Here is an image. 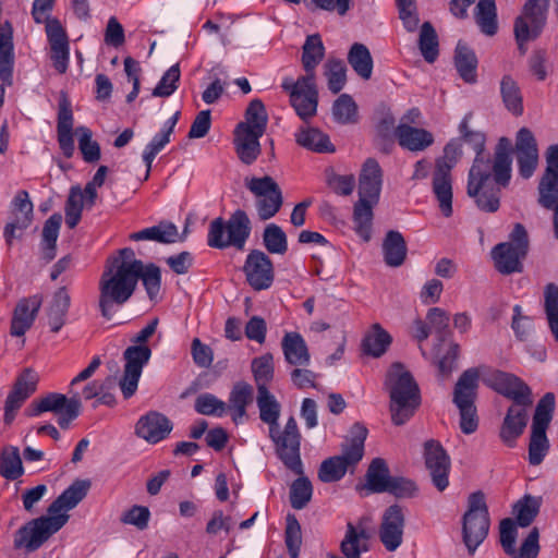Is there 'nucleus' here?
I'll return each instance as SVG.
<instances>
[{
  "instance_id": "nucleus-2",
  "label": "nucleus",
  "mask_w": 558,
  "mask_h": 558,
  "mask_svg": "<svg viewBox=\"0 0 558 558\" xmlns=\"http://www.w3.org/2000/svg\"><path fill=\"white\" fill-rule=\"evenodd\" d=\"M89 488L88 480H75L50 504L47 515L32 519L16 531L14 547L24 548L28 553L40 548L66 524L70 519L66 511L75 508L86 497Z\"/></svg>"
},
{
  "instance_id": "nucleus-56",
  "label": "nucleus",
  "mask_w": 558,
  "mask_h": 558,
  "mask_svg": "<svg viewBox=\"0 0 558 558\" xmlns=\"http://www.w3.org/2000/svg\"><path fill=\"white\" fill-rule=\"evenodd\" d=\"M84 204L82 189L78 185L72 186L65 203V223L70 229L78 225Z\"/></svg>"
},
{
  "instance_id": "nucleus-62",
  "label": "nucleus",
  "mask_w": 558,
  "mask_h": 558,
  "mask_svg": "<svg viewBox=\"0 0 558 558\" xmlns=\"http://www.w3.org/2000/svg\"><path fill=\"white\" fill-rule=\"evenodd\" d=\"M246 122H243L251 130L265 133L267 126V112L260 99H253L245 111Z\"/></svg>"
},
{
  "instance_id": "nucleus-36",
  "label": "nucleus",
  "mask_w": 558,
  "mask_h": 558,
  "mask_svg": "<svg viewBox=\"0 0 558 558\" xmlns=\"http://www.w3.org/2000/svg\"><path fill=\"white\" fill-rule=\"evenodd\" d=\"M545 157L546 169L537 186L538 195L558 194V144L550 145Z\"/></svg>"
},
{
  "instance_id": "nucleus-23",
  "label": "nucleus",
  "mask_w": 558,
  "mask_h": 558,
  "mask_svg": "<svg viewBox=\"0 0 558 558\" xmlns=\"http://www.w3.org/2000/svg\"><path fill=\"white\" fill-rule=\"evenodd\" d=\"M43 298L39 294L21 299L12 314L10 335L22 337L33 326L41 307Z\"/></svg>"
},
{
  "instance_id": "nucleus-33",
  "label": "nucleus",
  "mask_w": 558,
  "mask_h": 558,
  "mask_svg": "<svg viewBox=\"0 0 558 558\" xmlns=\"http://www.w3.org/2000/svg\"><path fill=\"white\" fill-rule=\"evenodd\" d=\"M282 351L286 361L295 366H306L310 363V352L303 337L298 332H287L282 338Z\"/></svg>"
},
{
  "instance_id": "nucleus-30",
  "label": "nucleus",
  "mask_w": 558,
  "mask_h": 558,
  "mask_svg": "<svg viewBox=\"0 0 558 558\" xmlns=\"http://www.w3.org/2000/svg\"><path fill=\"white\" fill-rule=\"evenodd\" d=\"M71 305V296L65 287H60L46 308L47 323L51 332H59L66 323V316Z\"/></svg>"
},
{
  "instance_id": "nucleus-39",
  "label": "nucleus",
  "mask_w": 558,
  "mask_h": 558,
  "mask_svg": "<svg viewBox=\"0 0 558 558\" xmlns=\"http://www.w3.org/2000/svg\"><path fill=\"white\" fill-rule=\"evenodd\" d=\"M296 143L316 153H333L335 146L327 134L316 128H302L295 133Z\"/></svg>"
},
{
  "instance_id": "nucleus-57",
  "label": "nucleus",
  "mask_w": 558,
  "mask_h": 558,
  "mask_svg": "<svg viewBox=\"0 0 558 558\" xmlns=\"http://www.w3.org/2000/svg\"><path fill=\"white\" fill-rule=\"evenodd\" d=\"M555 411V395L553 392L545 393L537 402L533 416L532 428H548Z\"/></svg>"
},
{
  "instance_id": "nucleus-31",
  "label": "nucleus",
  "mask_w": 558,
  "mask_h": 558,
  "mask_svg": "<svg viewBox=\"0 0 558 558\" xmlns=\"http://www.w3.org/2000/svg\"><path fill=\"white\" fill-rule=\"evenodd\" d=\"M13 31L10 23L0 24V80L11 86L13 83Z\"/></svg>"
},
{
  "instance_id": "nucleus-50",
  "label": "nucleus",
  "mask_w": 558,
  "mask_h": 558,
  "mask_svg": "<svg viewBox=\"0 0 558 558\" xmlns=\"http://www.w3.org/2000/svg\"><path fill=\"white\" fill-rule=\"evenodd\" d=\"M23 472L19 449L16 447L5 448L0 454V475L14 481L22 476Z\"/></svg>"
},
{
  "instance_id": "nucleus-60",
  "label": "nucleus",
  "mask_w": 558,
  "mask_h": 558,
  "mask_svg": "<svg viewBox=\"0 0 558 558\" xmlns=\"http://www.w3.org/2000/svg\"><path fill=\"white\" fill-rule=\"evenodd\" d=\"M541 502L537 498L525 495L514 505L517 523L521 527L529 526L538 514Z\"/></svg>"
},
{
  "instance_id": "nucleus-38",
  "label": "nucleus",
  "mask_w": 558,
  "mask_h": 558,
  "mask_svg": "<svg viewBox=\"0 0 558 558\" xmlns=\"http://www.w3.org/2000/svg\"><path fill=\"white\" fill-rule=\"evenodd\" d=\"M178 239V228L174 223L168 221H161L157 226L130 234L132 241L151 240L163 244L174 243Z\"/></svg>"
},
{
  "instance_id": "nucleus-26",
  "label": "nucleus",
  "mask_w": 558,
  "mask_h": 558,
  "mask_svg": "<svg viewBox=\"0 0 558 558\" xmlns=\"http://www.w3.org/2000/svg\"><path fill=\"white\" fill-rule=\"evenodd\" d=\"M513 403L507 411L499 430L501 441L508 447H514L517 439L523 434L527 421V408Z\"/></svg>"
},
{
  "instance_id": "nucleus-63",
  "label": "nucleus",
  "mask_w": 558,
  "mask_h": 558,
  "mask_svg": "<svg viewBox=\"0 0 558 558\" xmlns=\"http://www.w3.org/2000/svg\"><path fill=\"white\" fill-rule=\"evenodd\" d=\"M181 72L179 63L170 66L165 74L161 76L159 83L153 89L151 95L154 97H169L171 96L178 88V83L180 81Z\"/></svg>"
},
{
  "instance_id": "nucleus-58",
  "label": "nucleus",
  "mask_w": 558,
  "mask_h": 558,
  "mask_svg": "<svg viewBox=\"0 0 558 558\" xmlns=\"http://www.w3.org/2000/svg\"><path fill=\"white\" fill-rule=\"evenodd\" d=\"M549 450V440L546 429L532 428L529 444V462L532 465H538L543 462Z\"/></svg>"
},
{
  "instance_id": "nucleus-11",
  "label": "nucleus",
  "mask_w": 558,
  "mask_h": 558,
  "mask_svg": "<svg viewBox=\"0 0 558 558\" xmlns=\"http://www.w3.org/2000/svg\"><path fill=\"white\" fill-rule=\"evenodd\" d=\"M461 154V144L458 141H450L444 148V156L436 161L433 192L445 217H450L452 214L451 170Z\"/></svg>"
},
{
  "instance_id": "nucleus-61",
  "label": "nucleus",
  "mask_w": 558,
  "mask_h": 558,
  "mask_svg": "<svg viewBox=\"0 0 558 558\" xmlns=\"http://www.w3.org/2000/svg\"><path fill=\"white\" fill-rule=\"evenodd\" d=\"M13 220H15L22 228H27L33 220V203L26 191L16 193L13 199L12 209Z\"/></svg>"
},
{
  "instance_id": "nucleus-59",
  "label": "nucleus",
  "mask_w": 558,
  "mask_h": 558,
  "mask_svg": "<svg viewBox=\"0 0 558 558\" xmlns=\"http://www.w3.org/2000/svg\"><path fill=\"white\" fill-rule=\"evenodd\" d=\"M78 148L86 162H96L100 159V146L93 140V133L87 126H77Z\"/></svg>"
},
{
  "instance_id": "nucleus-45",
  "label": "nucleus",
  "mask_w": 558,
  "mask_h": 558,
  "mask_svg": "<svg viewBox=\"0 0 558 558\" xmlns=\"http://www.w3.org/2000/svg\"><path fill=\"white\" fill-rule=\"evenodd\" d=\"M348 62L363 80H369L373 73V58L368 48L361 43H354L348 52Z\"/></svg>"
},
{
  "instance_id": "nucleus-64",
  "label": "nucleus",
  "mask_w": 558,
  "mask_h": 558,
  "mask_svg": "<svg viewBox=\"0 0 558 558\" xmlns=\"http://www.w3.org/2000/svg\"><path fill=\"white\" fill-rule=\"evenodd\" d=\"M286 545L291 558H299L302 545L301 525L294 514L287 515Z\"/></svg>"
},
{
  "instance_id": "nucleus-16",
  "label": "nucleus",
  "mask_w": 558,
  "mask_h": 558,
  "mask_svg": "<svg viewBox=\"0 0 558 558\" xmlns=\"http://www.w3.org/2000/svg\"><path fill=\"white\" fill-rule=\"evenodd\" d=\"M499 534L500 545L507 555L513 556V558H537L541 547L538 544L539 531L536 526L530 531L526 538L522 542L518 554H515L514 548L518 530L511 518L500 521Z\"/></svg>"
},
{
  "instance_id": "nucleus-34",
  "label": "nucleus",
  "mask_w": 558,
  "mask_h": 558,
  "mask_svg": "<svg viewBox=\"0 0 558 558\" xmlns=\"http://www.w3.org/2000/svg\"><path fill=\"white\" fill-rule=\"evenodd\" d=\"M383 255L385 263L390 267L401 266L408 253L403 235L396 230H389L383 241Z\"/></svg>"
},
{
  "instance_id": "nucleus-46",
  "label": "nucleus",
  "mask_w": 558,
  "mask_h": 558,
  "mask_svg": "<svg viewBox=\"0 0 558 558\" xmlns=\"http://www.w3.org/2000/svg\"><path fill=\"white\" fill-rule=\"evenodd\" d=\"M389 469L381 458H375L366 472V484L363 488L371 493H385L390 481Z\"/></svg>"
},
{
  "instance_id": "nucleus-41",
  "label": "nucleus",
  "mask_w": 558,
  "mask_h": 558,
  "mask_svg": "<svg viewBox=\"0 0 558 558\" xmlns=\"http://www.w3.org/2000/svg\"><path fill=\"white\" fill-rule=\"evenodd\" d=\"M325 57V47L319 34H313L306 37L302 47V64L306 72L315 78V69Z\"/></svg>"
},
{
  "instance_id": "nucleus-44",
  "label": "nucleus",
  "mask_w": 558,
  "mask_h": 558,
  "mask_svg": "<svg viewBox=\"0 0 558 558\" xmlns=\"http://www.w3.org/2000/svg\"><path fill=\"white\" fill-rule=\"evenodd\" d=\"M500 95L509 112L514 117L523 114V96L518 83L510 75L502 76L500 81Z\"/></svg>"
},
{
  "instance_id": "nucleus-53",
  "label": "nucleus",
  "mask_w": 558,
  "mask_h": 558,
  "mask_svg": "<svg viewBox=\"0 0 558 558\" xmlns=\"http://www.w3.org/2000/svg\"><path fill=\"white\" fill-rule=\"evenodd\" d=\"M313 496V485L311 481L303 474L290 485V504L295 510L304 509L311 501Z\"/></svg>"
},
{
  "instance_id": "nucleus-20",
  "label": "nucleus",
  "mask_w": 558,
  "mask_h": 558,
  "mask_svg": "<svg viewBox=\"0 0 558 558\" xmlns=\"http://www.w3.org/2000/svg\"><path fill=\"white\" fill-rule=\"evenodd\" d=\"M37 383L38 375L31 368H25L16 378L4 404L5 424L13 422L16 411L22 407L24 401L35 392Z\"/></svg>"
},
{
  "instance_id": "nucleus-22",
  "label": "nucleus",
  "mask_w": 558,
  "mask_h": 558,
  "mask_svg": "<svg viewBox=\"0 0 558 558\" xmlns=\"http://www.w3.org/2000/svg\"><path fill=\"white\" fill-rule=\"evenodd\" d=\"M46 33L50 45V58L53 62V66L60 74H63L69 66L70 48L68 35L57 19L47 21Z\"/></svg>"
},
{
  "instance_id": "nucleus-35",
  "label": "nucleus",
  "mask_w": 558,
  "mask_h": 558,
  "mask_svg": "<svg viewBox=\"0 0 558 558\" xmlns=\"http://www.w3.org/2000/svg\"><path fill=\"white\" fill-rule=\"evenodd\" d=\"M377 203L373 202V199L359 197L353 207L354 230L365 242H368L372 238L373 207Z\"/></svg>"
},
{
  "instance_id": "nucleus-29",
  "label": "nucleus",
  "mask_w": 558,
  "mask_h": 558,
  "mask_svg": "<svg viewBox=\"0 0 558 558\" xmlns=\"http://www.w3.org/2000/svg\"><path fill=\"white\" fill-rule=\"evenodd\" d=\"M369 539L371 535L362 524L349 522L340 550L345 558H361L362 553L369 550Z\"/></svg>"
},
{
  "instance_id": "nucleus-43",
  "label": "nucleus",
  "mask_w": 558,
  "mask_h": 558,
  "mask_svg": "<svg viewBox=\"0 0 558 558\" xmlns=\"http://www.w3.org/2000/svg\"><path fill=\"white\" fill-rule=\"evenodd\" d=\"M391 336L379 325L374 324L362 340V350L373 357L381 356L391 344Z\"/></svg>"
},
{
  "instance_id": "nucleus-18",
  "label": "nucleus",
  "mask_w": 558,
  "mask_h": 558,
  "mask_svg": "<svg viewBox=\"0 0 558 558\" xmlns=\"http://www.w3.org/2000/svg\"><path fill=\"white\" fill-rule=\"evenodd\" d=\"M425 465L429 471L434 486L445 490L449 485L450 458L438 440L429 439L424 444Z\"/></svg>"
},
{
  "instance_id": "nucleus-48",
  "label": "nucleus",
  "mask_w": 558,
  "mask_h": 558,
  "mask_svg": "<svg viewBox=\"0 0 558 558\" xmlns=\"http://www.w3.org/2000/svg\"><path fill=\"white\" fill-rule=\"evenodd\" d=\"M62 222V216L60 214L51 215L44 225L43 228V256L47 262L52 260L56 257L57 239Z\"/></svg>"
},
{
  "instance_id": "nucleus-37",
  "label": "nucleus",
  "mask_w": 558,
  "mask_h": 558,
  "mask_svg": "<svg viewBox=\"0 0 558 558\" xmlns=\"http://www.w3.org/2000/svg\"><path fill=\"white\" fill-rule=\"evenodd\" d=\"M256 404L260 421L267 424L269 428L278 426L281 404L267 387H259V390H257Z\"/></svg>"
},
{
  "instance_id": "nucleus-25",
  "label": "nucleus",
  "mask_w": 558,
  "mask_h": 558,
  "mask_svg": "<svg viewBox=\"0 0 558 558\" xmlns=\"http://www.w3.org/2000/svg\"><path fill=\"white\" fill-rule=\"evenodd\" d=\"M264 133L251 130L243 122L234 130L233 144L239 159L245 165H252L260 155L259 137Z\"/></svg>"
},
{
  "instance_id": "nucleus-12",
  "label": "nucleus",
  "mask_w": 558,
  "mask_h": 558,
  "mask_svg": "<svg viewBox=\"0 0 558 558\" xmlns=\"http://www.w3.org/2000/svg\"><path fill=\"white\" fill-rule=\"evenodd\" d=\"M269 438L272 440L276 453L284 466L296 475L304 473L301 460V433L296 420L290 416L282 430L278 426L269 428Z\"/></svg>"
},
{
  "instance_id": "nucleus-6",
  "label": "nucleus",
  "mask_w": 558,
  "mask_h": 558,
  "mask_svg": "<svg viewBox=\"0 0 558 558\" xmlns=\"http://www.w3.org/2000/svg\"><path fill=\"white\" fill-rule=\"evenodd\" d=\"M158 324L159 319L157 317L153 318L132 339V342H134L135 345L126 348L123 353L125 365L119 386L125 399L131 398L137 389L143 367L148 363L151 356V350L145 345V343L156 332Z\"/></svg>"
},
{
  "instance_id": "nucleus-14",
  "label": "nucleus",
  "mask_w": 558,
  "mask_h": 558,
  "mask_svg": "<svg viewBox=\"0 0 558 558\" xmlns=\"http://www.w3.org/2000/svg\"><path fill=\"white\" fill-rule=\"evenodd\" d=\"M245 186L257 198L256 210L260 220H268L277 215L283 204V196L278 183L269 175L246 178Z\"/></svg>"
},
{
  "instance_id": "nucleus-21",
  "label": "nucleus",
  "mask_w": 558,
  "mask_h": 558,
  "mask_svg": "<svg viewBox=\"0 0 558 558\" xmlns=\"http://www.w3.org/2000/svg\"><path fill=\"white\" fill-rule=\"evenodd\" d=\"M404 522V513L400 506L392 505L385 510L379 527V539L388 551H395L401 545Z\"/></svg>"
},
{
  "instance_id": "nucleus-5",
  "label": "nucleus",
  "mask_w": 558,
  "mask_h": 558,
  "mask_svg": "<svg viewBox=\"0 0 558 558\" xmlns=\"http://www.w3.org/2000/svg\"><path fill=\"white\" fill-rule=\"evenodd\" d=\"M367 428L361 423H354L349 436L341 445V454L324 460L318 470V478L323 483L340 481L347 471L354 468L364 456V442Z\"/></svg>"
},
{
  "instance_id": "nucleus-51",
  "label": "nucleus",
  "mask_w": 558,
  "mask_h": 558,
  "mask_svg": "<svg viewBox=\"0 0 558 558\" xmlns=\"http://www.w3.org/2000/svg\"><path fill=\"white\" fill-rule=\"evenodd\" d=\"M263 244L270 254L284 255L288 251L287 234L276 223H269L263 232Z\"/></svg>"
},
{
  "instance_id": "nucleus-27",
  "label": "nucleus",
  "mask_w": 558,
  "mask_h": 558,
  "mask_svg": "<svg viewBox=\"0 0 558 558\" xmlns=\"http://www.w3.org/2000/svg\"><path fill=\"white\" fill-rule=\"evenodd\" d=\"M383 184V171L378 161L368 158L364 162L359 178V197L378 202Z\"/></svg>"
},
{
  "instance_id": "nucleus-10",
  "label": "nucleus",
  "mask_w": 558,
  "mask_h": 558,
  "mask_svg": "<svg viewBox=\"0 0 558 558\" xmlns=\"http://www.w3.org/2000/svg\"><path fill=\"white\" fill-rule=\"evenodd\" d=\"M529 248V233L525 227L518 222L509 234V241L499 243L492 250L496 269L502 275L522 272V259L526 257Z\"/></svg>"
},
{
  "instance_id": "nucleus-49",
  "label": "nucleus",
  "mask_w": 558,
  "mask_h": 558,
  "mask_svg": "<svg viewBox=\"0 0 558 558\" xmlns=\"http://www.w3.org/2000/svg\"><path fill=\"white\" fill-rule=\"evenodd\" d=\"M544 312L548 328L558 343V287L555 283H548L545 287Z\"/></svg>"
},
{
  "instance_id": "nucleus-55",
  "label": "nucleus",
  "mask_w": 558,
  "mask_h": 558,
  "mask_svg": "<svg viewBox=\"0 0 558 558\" xmlns=\"http://www.w3.org/2000/svg\"><path fill=\"white\" fill-rule=\"evenodd\" d=\"M418 46L425 61L433 63L438 57V37L435 28L429 22L421 26Z\"/></svg>"
},
{
  "instance_id": "nucleus-32",
  "label": "nucleus",
  "mask_w": 558,
  "mask_h": 558,
  "mask_svg": "<svg viewBox=\"0 0 558 558\" xmlns=\"http://www.w3.org/2000/svg\"><path fill=\"white\" fill-rule=\"evenodd\" d=\"M180 118V111H177L171 118H169L161 132L153 137V140L145 147L143 153V160L147 167L145 179L148 178L151 163L159 151L170 142V136L173 133L174 126Z\"/></svg>"
},
{
  "instance_id": "nucleus-47",
  "label": "nucleus",
  "mask_w": 558,
  "mask_h": 558,
  "mask_svg": "<svg viewBox=\"0 0 558 558\" xmlns=\"http://www.w3.org/2000/svg\"><path fill=\"white\" fill-rule=\"evenodd\" d=\"M475 21L481 32L494 36L498 31L495 0H480L475 7Z\"/></svg>"
},
{
  "instance_id": "nucleus-42",
  "label": "nucleus",
  "mask_w": 558,
  "mask_h": 558,
  "mask_svg": "<svg viewBox=\"0 0 558 558\" xmlns=\"http://www.w3.org/2000/svg\"><path fill=\"white\" fill-rule=\"evenodd\" d=\"M454 64L461 78L465 83L476 82L477 58L466 44L459 41L456 47Z\"/></svg>"
},
{
  "instance_id": "nucleus-13",
  "label": "nucleus",
  "mask_w": 558,
  "mask_h": 558,
  "mask_svg": "<svg viewBox=\"0 0 558 558\" xmlns=\"http://www.w3.org/2000/svg\"><path fill=\"white\" fill-rule=\"evenodd\" d=\"M281 87L289 93L290 104L303 121H307L316 114L318 90L314 77L302 75L295 82L287 77Z\"/></svg>"
},
{
  "instance_id": "nucleus-4",
  "label": "nucleus",
  "mask_w": 558,
  "mask_h": 558,
  "mask_svg": "<svg viewBox=\"0 0 558 558\" xmlns=\"http://www.w3.org/2000/svg\"><path fill=\"white\" fill-rule=\"evenodd\" d=\"M385 386L390 397L392 423L397 426L403 425L421 404L420 388L411 373L401 363L392 364Z\"/></svg>"
},
{
  "instance_id": "nucleus-54",
  "label": "nucleus",
  "mask_w": 558,
  "mask_h": 558,
  "mask_svg": "<svg viewBox=\"0 0 558 558\" xmlns=\"http://www.w3.org/2000/svg\"><path fill=\"white\" fill-rule=\"evenodd\" d=\"M251 368L257 390H259V387H267V385L274 379L275 367L272 354L265 353L253 359Z\"/></svg>"
},
{
  "instance_id": "nucleus-40",
  "label": "nucleus",
  "mask_w": 558,
  "mask_h": 558,
  "mask_svg": "<svg viewBox=\"0 0 558 558\" xmlns=\"http://www.w3.org/2000/svg\"><path fill=\"white\" fill-rule=\"evenodd\" d=\"M253 401V387L245 383H236L229 396V410L232 412V420L239 423L246 415V408Z\"/></svg>"
},
{
  "instance_id": "nucleus-1",
  "label": "nucleus",
  "mask_w": 558,
  "mask_h": 558,
  "mask_svg": "<svg viewBox=\"0 0 558 558\" xmlns=\"http://www.w3.org/2000/svg\"><path fill=\"white\" fill-rule=\"evenodd\" d=\"M471 117L472 113H468L459 125L461 140L476 153L469 171L466 193L480 210L493 214L500 207L501 187H506L511 179V142L507 137H500L494 161L484 158L486 137L483 132L470 129Z\"/></svg>"
},
{
  "instance_id": "nucleus-8",
  "label": "nucleus",
  "mask_w": 558,
  "mask_h": 558,
  "mask_svg": "<svg viewBox=\"0 0 558 558\" xmlns=\"http://www.w3.org/2000/svg\"><path fill=\"white\" fill-rule=\"evenodd\" d=\"M489 527L485 495L481 490L472 493L468 499V510L462 517V541L470 555L486 539Z\"/></svg>"
},
{
  "instance_id": "nucleus-19",
  "label": "nucleus",
  "mask_w": 558,
  "mask_h": 558,
  "mask_svg": "<svg viewBox=\"0 0 558 558\" xmlns=\"http://www.w3.org/2000/svg\"><path fill=\"white\" fill-rule=\"evenodd\" d=\"M488 381L495 391L511 399L513 403L521 405L533 403L532 391L529 386L512 374L496 371L490 375Z\"/></svg>"
},
{
  "instance_id": "nucleus-9",
  "label": "nucleus",
  "mask_w": 558,
  "mask_h": 558,
  "mask_svg": "<svg viewBox=\"0 0 558 558\" xmlns=\"http://www.w3.org/2000/svg\"><path fill=\"white\" fill-rule=\"evenodd\" d=\"M251 229L247 214L242 209H238L227 222L221 217L210 222L207 244L215 248L234 246L242 250L251 234Z\"/></svg>"
},
{
  "instance_id": "nucleus-15",
  "label": "nucleus",
  "mask_w": 558,
  "mask_h": 558,
  "mask_svg": "<svg viewBox=\"0 0 558 558\" xmlns=\"http://www.w3.org/2000/svg\"><path fill=\"white\" fill-rule=\"evenodd\" d=\"M548 9L524 3L521 14L515 19L513 32L521 54L526 52L525 43L536 39L547 20Z\"/></svg>"
},
{
  "instance_id": "nucleus-17",
  "label": "nucleus",
  "mask_w": 558,
  "mask_h": 558,
  "mask_svg": "<svg viewBox=\"0 0 558 558\" xmlns=\"http://www.w3.org/2000/svg\"><path fill=\"white\" fill-rule=\"evenodd\" d=\"M243 271L247 283L255 291H262L270 288L275 280L272 260L260 250H252L247 254Z\"/></svg>"
},
{
  "instance_id": "nucleus-3",
  "label": "nucleus",
  "mask_w": 558,
  "mask_h": 558,
  "mask_svg": "<svg viewBox=\"0 0 558 558\" xmlns=\"http://www.w3.org/2000/svg\"><path fill=\"white\" fill-rule=\"evenodd\" d=\"M143 265L131 247L121 248L116 256L108 258L99 279L98 298V307L105 319L111 320L134 294Z\"/></svg>"
},
{
  "instance_id": "nucleus-28",
  "label": "nucleus",
  "mask_w": 558,
  "mask_h": 558,
  "mask_svg": "<svg viewBox=\"0 0 558 558\" xmlns=\"http://www.w3.org/2000/svg\"><path fill=\"white\" fill-rule=\"evenodd\" d=\"M399 145L410 151H423L434 143V135L425 130L400 123L395 130Z\"/></svg>"
},
{
  "instance_id": "nucleus-7",
  "label": "nucleus",
  "mask_w": 558,
  "mask_h": 558,
  "mask_svg": "<svg viewBox=\"0 0 558 558\" xmlns=\"http://www.w3.org/2000/svg\"><path fill=\"white\" fill-rule=\"evenodd\" d=\"M480 373L476 368L464 371L453 388L452 402L459 410V426L463 434L470 435L478 427V416L475 405L477 398Z\"/></svg>"
},
{
  "instance_id": "nucleus-52",
  "label": "nucleus",
  "mask_w": 558,
  "mask_h": 558,
  "mask_svg": "<svg viewBox=\"0 0 558 558\" xmlns=\"http://www.w3.org/2000/svg\"><path fill=\"white\" fill-rule=\"evenodd\" d=\"M332 117L340 124H353L359 120L357 106L348 94L340 95L332 105Z\"/></svg>"
},
{
  "instance_id": "nucleus-24",
  "label": "nucleus",
  "mask_w": 558,
  "mask_h": 558,
  "mask_svg": "<svg viewBox=\"0 0 558 558\" xmlns=\"http://www.w3.org/2000/svg\"><path fill=\"white\" fill-rule=\"evenodd\" d=\"M172 429V422L157 411H150L143 415L135 425L136 435L149 444H157L166 439Z\"/></svg>"
}]
</instances>
